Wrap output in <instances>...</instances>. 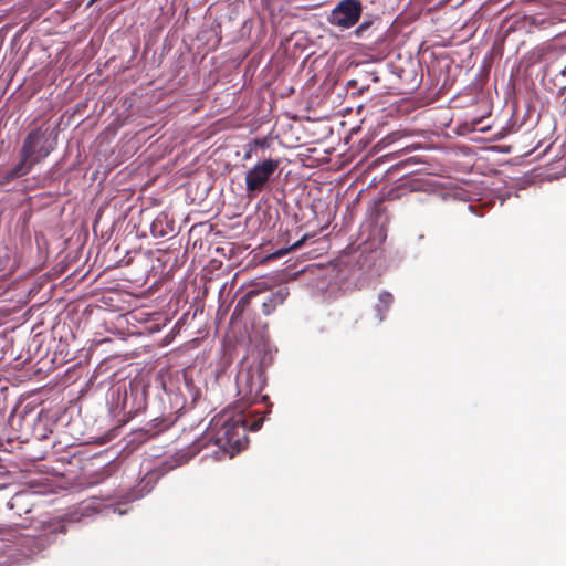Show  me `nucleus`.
<instances>
[{
    "label": "nucleus",
    "mask_w": 566,
    "mask_h": 566,
    "mask_svg": "<svg viewBox=\"0 0 566 566\" xmlns=\"http://www.w3.org/2000/svg\"><path fill=\"white\" fill-rule=\"evenodd\" d=\"M263 420V417L250 419L244 409L229 407L212 418L205 438L232 458L247 447V431H258Z\"/></svg>",
    "instance_id": "f257e3e1"
},
{
    "label": "nucleus",
    "mask_w": 566,
    "mask_h": 566,
    "mask_svg": "<svg viewBox=\"0 0 566 566\" xmlns=\"http://www.w3.org/2000/svg\"><path fill=\"white\" fill-rule=\"evenodd\" d=\"M56 146V134L44 125L32 129L21 148V160L10 171V178L27 175L32 167L46 158Z\"/></svg>",
    "instance_id": "f03ea898"
},
{
    "label": "nucleus",
    "mask_w": 566,
    "mask_h": 566,
    "mask_svg": "<svg viewBox=\"0 0 566 566\" xmlns=\"http://www.w3.org/2000/svg\"><path fill=\"white\" fill-rule=\"evenodd\" d=\"M280 164L279 158H266L256 163L245 172V191L249 197H255L266 189Z\"/></svg>",
    "instance_id": "7ed1b4c3"
},
{
    "label": "nucleus",
    "mask_w": 566,
    "mask_h": 566,
    "mask_svg": "<svg viewBox=\"0 0 566 566\" xmlns=\"http://www.w3.org/2000/svg\"><path fill=\"white\" fill-rule=\"evenodd\" d=\"M363 13L359 0H342L331 11L328 22L340 29H349L357 24Z\"/></svg>",
    "instance_id": "20e7f679"
},
{
    "label": "nucleus",
    "mask_w": 566,
    "mask_h": 566,
    "mask_svg": "<svg viewBox=\"0 0 566 566\" xmlns=\"http://www.w3.org/2000/svg\"><path fill=\"white\" fill-rule=\"evenodd\" d=\"M238 395L240 396L241 406L247 408L253 405L261 397L263 385L259 375H254L250 370L241 371L237 377Z\"/></svg>",
    "instance_id": "39448f33"
},
{
    "label": "nucleus",
    "mask_w": 566,
    "mask_h": 566,
    "mask_svg": "<svg viewBox=\"0 0 566 566\" xmlns=\"http://www.w3.org/2000/svg\"><path fill=\"white\" fill-rule=\"evenodd\" d=\"M151 234L155 238H164L175 232V222L168 214L159 213L150 226Z\"/></svg>",
    "instance_id": "423d86ee"
},
{
    "label": "nucleus",
    "mask_w": 566,
    "mask_h": 566,
    "mask_svg": "<svg viewBox=\"0 0 566 566\" xmlns=\"http://www.w3.org/2000/svg\"><path fill=\"white\" fill-rule=\"evenodd\" d=\"M287 295L289 291L285 287L270 293L262 303V313L270 315L279 305L283 304Z\"/></svg>",
    "instance_id": "0eeeda50"
},
{
    "label": "nucleus",
    "mask_w": 566,
    "mask_h": 566,
    "mask_svg": "<svg viewBox=\"0 0 566 566\" xmlns=\"http://www.w3.org/2000/svg\"><path fill=\"white\" fill-rule=\"evenodd\" d=\"M515 23V28L533 32L534 29H543L547 22L542 15H524L522 19L516 20Z\"/></svg>",
    "instance_id": "6e6552de"
},
{
    "label": "nucleus",
    "mask_w": 566,
    "mask_h": 566,
    "mask_svg": "<svg viewBox=\"0 0 566 566\" xmlns=\"http://www.w3.org/2000/svg\"><path fill=\"white\" fill-rule=\"evenodd\" d=\"M378 301L379 302L377 305H375L374 310L376 313L377 322L381 323L386 317L387 311L390 308L394 302V296L391 293L384 291L379 294Z\"/></svg>",
    "instance_id": "1a4fd4ad"
},
{
    "label": "nucleus",
    "mask_w": 566,
    "mask_h": 566,
    "mask_svg": "<svg viewBox=\"0 0 566 566\" xmlns=\"http://www.w3.org/2000/svg\"><path fill=\"white\" fill-rule=\"evenodd\" d=\"M259 295V292L255 290H250L247 292L235 304L234 310L231 314V321L240 319L247 310L249 307L252 298L256 297Z\"/></svg>",
    "instance_id": "9d476101"
},
{
    "label": "nucleus",
    "mask_w": 566,
    "mask_h": 566,
    "mask_svg": "<svg viewBox=\"0 0 566 566\" xmlns=\"http://www.w3.org/2000/svg\"><path fill=\"white\" fill-rule=\"evenodd\" d=\"M553 53V49L549 45L543 44L534 48L530 52V60L532 63H541L546 60L548 55Z\"/></svg>",
    "instance_id": "9b49d317"
},
{
    "label": "nucleus",
    "mask_w": 566,
    "mask_h": 566,
    "mask_svg": "<svg viewBox=\"0 0 566 566\" xmlns=\"http://www.w3.org/2000/svg\"><path fill=\"white\" fill-rule=\"evenodd\" d=\"M376 22H380L379 18L376 19H369L361 22L354 31V34L356 38H365L370 36L371 34H368V31L374 29V25Z\"/></svg>",
    "instance_id": "f8f14e48"
},
{
    "label": "nucleus",
    "mask_w": 566,
    "mask_h": 566,
    "mask_svg": "<svg viewBox=\"0 0 566 566\" xmlns=\"http://www.w3.org/2000/svg\"><path fill=\"white\" fill-rule=\"evenodd\" d=\"M308 238H310L308 234H304L300 240L295 241L289 248H282V249L277 250L275 253H273V256L274 258H281V256L285 255L286 253H289L291 251H295V250L300 249L301 247H303V244L305 243V241Z\"/></svg>",
    "instance_id": "ddd939ff"
},
{
    "label": "nucleus",
    "mask_w": 566,
    "mask_h": 566,
    "mask_svg": "<svg viewBox=\"0 0 566 566\" xmlns=\"http://www.w3.org/2000/svg\"><path fill=\"white\" fill-rule=\"evenodd\" d=\"M244 148H245V153H244V155H243V159H244V160H249V159H251V158H252L253 153H254V150H255L256 148L252 147L251 143H248V144L245 145V147H244Z\"/></svg>",
    "instance_id": "4468645a"
},
{
    "label": "nucleus",
    "mask_w": 566,
    "mask_h": 566,
    "mask_svg": "<svg viewBox=\"0 0 566 566\" xmlns=\"http://www.w3.org/2000/svg\"><path fill=\"white\" fill-rule=\"evenodd\" d=\"M252 147L254 148H258V147H266L268 146V140L265 138H255L253 140L250 142Z\"/></svg>",
    "instance_id": "2eb2a0df"
}]
</instances>
